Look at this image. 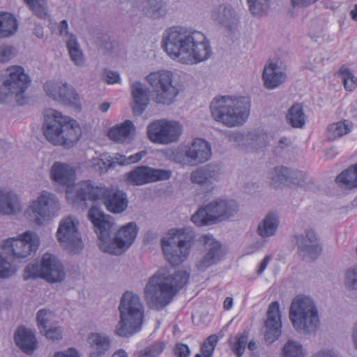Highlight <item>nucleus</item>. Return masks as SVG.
I'll return each mask as SVG.
<instances>
[{
    "mask_svg": "<svg viewBox=\"0 0 357 357\" xmlns=\"http://www.w3.org/2000/svg\"><path fill=\"white\" fill-rule=\"evenodd\" d=\"M162 47L174 60L184 64H195L212 55L209 40L204 33L184 26H172L162 34Z\"/></svg>",
    "mask_w": 357,
    "mask_h": 357,
    "instance_id": "1",
    "label": "nucleus"
},
{
    "mask_svg": "<svg viewBox=\"0 0 357 357\" xmlns=\"http://www.w3.org/2000/svg\"><path fill=\"white\" fill-rule=\"evenodd\" d=\"M30 7L33 13L40 18L45 19L47 17V8L44 0H24Z\"/></svg>",
    "mask_w": 357,
    "mask_h": 357,
    "instance_id": "48",
    "label": "nucleus"
},
{
    "mask_svg": "<svg viewBox=\"0 0 357 357\" xmlns=\"http://www.w3.org/2000/svg\"><path fill=\"white\" fill-rule=\"evenodd\" d=\"M86 201H100L107 210L114 214L123 213L128 207L127 195L116 188L96 185L91 181L78 183L74 202L85 206Z\"/></svg>",
    "mask_w": 357,
    "mask_h": 357,
    "instance_id": "4",
    "label": "nucleus"
},
{
    "mask_svg": "<svg viewBox=\"0 0 357 357\" xmlns=\"http://www.w3.org/2000/svg\"><path fill=\"white\" fill-rule=\"evenodd\" d=\"M283 357H303L302 345L294 340H288L282 349Z\"/></svg>",
    "mask_w": 357,
    "mask_h": 357,
    "instance_id": "45",
    "label": "nucleus"
},
{
    "mask_svg": "<svg viewBox=\"0 0 357 357\" xmlns=\"http://www.w3.org/2000/svg\"><path fill=\"white\" fill-rule=\"evenodd\" d=\"M153 100L157 104L169 105L176 97V91H148Z\"/></svg>",
    "mask_w": 357,
    "mask_h": 357,
    "instance_id": "41",
    "label": "nucleus"
},
{
    "mask_svg": "<svg viewBox=\"0 0 357 357\" xmlns=\"http://www.w3.org/2000/svg\"><path fill=\"white\" fill-rule=\"evenodd\" d=\"M251 107L250 98L241 96H219L210 105L213 119L228 128L243 126L249 117Z\"/></svg>",
    "mask_w": 357,
    "mask_h": 357,
    "instance_id": "5",
    "label": "nucleus"
},
{
    "mask_svg": "<svg viewBox=\"0 0 357 357\" xmlns=\"http://www.w3.org/2000/svg\"><path fill=\"white\" fill-rule=\"evenodd\" d=\"M248 138L252 140V145L259 148L266 146L268 142V135L263 132H251Z\"/></svg>",
    "mask_w": 357,
    "mask_h": 357,
    "instance_id": "53",
    "label": "nucleus"
},
{
    "mask_svg": "<svg viewBox=\"0 0 357 357\" xmlns=\"http://www.w3.org/2000/svg\"><path fill=\"white\" fill-rule=\"evenodd\" d=\"M120 319L115 333L120 337H130L139 332L144 317V306L141 298L132 291L124 292L118 307Z\"/></svg>",
    "mask_w": 357,
    "mask_h": 357,
    "instance_id": "7",
    "label": "nucleus"
},
{
    "mask_svg": "<svg viewBox=\"0 0 357 357\" xmlns=\"http://www.w3.org/2000/svg\"><path fill=\"white\" fill-rule=\"evenodd\" d=\"M50 176L52 181L55 185L66 188V196L68 199H72L73 204H77V202H74L76 192L75 194H73L70 190L76 178L74 168L67 163L55 162L50 168ZM77 185L78 184L75 186V191Z\"/></svg>",
    "mask_w": 357,
    "mask_h": 357,
    "instance_id": "17",
    "label": "nucleus"
},
{
    "mask_svg": "<svg viewBox=\"0 0 357 357\" xmlns=\"http://www.w3.org/2000/svg\"><path fill=\"white\" fill-rule=\"evenodd\" d=\"M288 176V185H294L299 187L305 186L307 178L305 173L289 169Z\"/></svg>",
    "mask_w": 357,
    "mask_h": 357,
    "instance_id": "49",
    "label": "nucleus"
},
{
    "mask_svg": "<svg viewBox=\"0 0 357 357\" xmlns=\"http://www.w3.org/2000/svg\"><path fill=\"white\" fill-rule=\"evenodd\" d=\"M287 122L293 128H302L305 123V114L303 106L296 103L292 105L286 115Z\"/></svg>",
    "mask_w": 357,
    "mask_h": 357,
    "instance_id": "37",
    "label": "nucleus"
},
{
    "mask_svg": "<svg viewBox=\"0 0 357 357\" xmlns=\"http://www.w3.org/2000/svg\"><path fill=\"white\" fill-rule=\"evenodd\" d=\"M312 357H339V356L332 350H321L314 354Z\"/></svg>",
    "mask_w": 357,
    "mask_h": 357,
    "instance_id": "63",
    "label": "nucleus"
},
{
    "mask_svg": "<svg viewBox=\"0 0 357 357\" xmlns=\"http://www.w3.org/2000/svg\"><path fill=\"white\" fill-rule=\"evenodd\" d=\"M43 129L48 142L66 148L73 146L81 136L76 121L52 109L46 111Z\"/></svg>",
    "mask_w": 357,
    "mask_h": 357,
    "instance_id": "6",
    "label": "nucleus"
},
{
    "mask_svg": "<svg viewBox=\"0 0 357 357\" xmlns=\"http://www.w3.org/2000/svg\"><path fill=\"white\" fill-rule=\"evenodd\" d=\"M43 278L51 283L61 282L66 278V272L61 262L54 255L45 253L40 260V264L30 263L24 270V280Z\"/></svg>",
    "mask_w": 357,
    "mask_h": 357,
    "instance_id": "11",
    "label": "nucleus"
},
{
    "mask_svg": "<svg viewBox=\"0 0 357 357\" xmlns=\"http://www.w3.org/2000/svg\"><path fill=\"white\" fill-rule=\"evenodd\" d=\"M298 253L303 258L315 259L319 255L321 248L319 241L313 230L307 229L303 234L296 235Z\"/></svg>",
    "mask_w": 357,
    "mask_h": 357,
    "instance_id": "20",
    "label": "nucleus"
},
{
    "mask_svg": "<svg viewBox=\"0 0 357 357\" xmlns=\"http://www.w3.org/2000/svg\"><path fill=\"white\" fill-rule=\"evenodd\" d=\"M112 157L107 153L100 155V158H93L90 160V165L93 167L96 171L102 174L108 170V169L113 166Z\"/></svg>",
    "mask_w": 357,
    "mask_h": 357,
    "instance_id": "43",
    "label": "nucleus"
},
{
    "mask_svg": "<svg viewBox=\"0 0 357 357\" xmlns=\"http://www.w3.org/2000/svg\"><path fill=\"white\" fill-rule=\"evenodd\" d=\"M248 333L244 331L243 333L237 335L234 340H229V345L238 357H241L245 351L248 344Z\"/></svg>",
    "mask_w": 357,
    "mask_h": 357,
    "instance_id": "42",
    "label": "nucleus"
},
{
    "mask_svg": "<svg viewBox=\"0 0 357 357\" xmlns=\"http://www.w3.org/2000/svg\"><path fill=\"white\" fill-rule=\"evenodd\" d=\"M338 73L342 75V79L345 89H354L357 86V78L348 68L342 66Z\"/></svg>",
    "mask_w": 357,
    "mask_h": 357,
    "instance_id": "47",
    "label": "nucleus"
},
{
    "mask_svg": "<svg viewBox=\"0 0 357 357\" xmlns=\"http://www.w3.org/2000/svg\"><path fill=\"white\" fill-rule=\"evenodd\" d=\"M18 24L15 17L8 13H0V38L13 36L17 30Z\"/></svg>",
    "mask_w": 357,
    "mask_h": 357,
    "instance_id": "36",
    "label": "nucleus"
},
{
    "mask_svg": "<svg viewBox=\"0 0 357 357\" xmlns=\"http://www.w3.org/2000/svg\"><path fill=\"white\" fill-rule=\"evenodd\" d=\"M195 241V232L190 227L169 229L161 240L166 260L173 266L183 262L188 258Z\"/></svg>",
    "mask_w": 357,
    "mask_h": 357,
    "instance_id": "8",
    "label": "nucleus"
},
{
    "mask_svg": "<svg viewBox=\"0 0 357 357\" xmlns=\"http://www.w3.org/2000/svg\"><path fill=\"white\" fill-rule=\"evenodd\" d=\"M8 71L9 76L3 82L4 86L8 89H27L30 86L31 77L23 67L13 66L8 68Z\"/></svg>",
    "mask_w": 357,
    "mask_h": 357,
    "instance_id": "23",
    "label": "nucleus"
},
{
    "mask_svg": "<svg viewBox=\"0 0 357 357\" xmlns=\"http://www.w3.org/2000/svg\"><path fill=\"white\" fill-rule=\"evenodd\" d=\"M20 211L17 196L10 190L0 188V215H13Z\"/></svg>",
    "mask_w": 357,
    "mask_h": 357,
    "instance_id": "32",
    "label": "nucleus"
},
{
    "mask_svg": "<svg viewBox=\"0 0 357 357\" xmlns=\"http://www.w3.org/2000/svg\"><path fill=\"white\" fill-rule=\"evenodd\" d=\"M78 220L71 216L63 218L56 231V237L61 245L70 252H80L84 244L78 230Z\"/></svg>",
    "mask_w": 357,
    "mask_h": 357,
    "instance_id": "15",
    "label": "nucleus"
},
{
    "mask_svg": "<svg viewBox=\"0 0 357 357\" xmlns=\"http://www.w3.org/2000/svg\"><path fill=\"white\" fill-rule=\"evenodd\" d=\"M228 137L230 141L240 144L243 140L244 135L239 132H231L229 134Z\"/></svg>",
    "mask_w": 357,
    "mask_h": 357,
    "instance_id": "64",
    "label": "nucleus"
},
{
    "mask_svg": "<svg viewBox=\"0 0 357 357\" xmlns=\"http://www.w3.org/2000/svg\"><path fill=\"white\" fill-rule=\"evenodd\" d=\"M102 79L105 82L113 84L119 82L121 77L118 72L105 69L102 73Z\"/></svg>",
    "mask_w": 357,
    "mask_h": 357,
    "instance_id": "56",
    "label": "nucleus"
},
{
    "mask_svg": "<svg viewBox=\"0 0 357 357\" xmlns=\"http://www.w3.org/2000/svg\"><path fill=\"white\" fill-rule=\"evenodd\" d=\"M14 91H0V103L13 102Z\"/></svg>",
    "mask_w": 357,
    "mask_h": 357,
    "instance_id": "60",
    "label": "nucleus"
},
{
    "mask_svg": "<svg viewBox=\"0 0 357 357\" xmlns=\"http://www.w3.org/2000/svg\"><path fill=\"white\" fill-rule=\"evenodd\" d=\"M238 208L234 199L218 198L199 207L190 220L197 227L212 225L234 217Z\"/></svg>",
    "mask_w": 357,
    "mask_h": 357,
    "instance_id": "10",
    "label": "nucleus"
},
{
    "mask_svg": "<svg viewBox=\"0 0 357 357\" xmlns=\"http://www.w3.org/2000/svg\"><path fill=\"white\" fill-rule=\"evenodd\" d=\"M112 161L113 162V165L114 163H117L120 165H129L128 162V157H126L123 155H121L120 153L115 154L114 158H112Z\"/></svg>",
    "mask_w": 357,
    "mask_h": 357,
    "instance_id": "62",
    "label": "nucleus"
},
{
    "mask_svg": "<svg viewBox=\"0 0 357 357\" xmlns=\"http://www.w3.org/2000/svg\"><path fill=\"white\" fill-rule=\"evenodd\" d=\"M162 342H157L145 347L138 352V357H158L164 350Z\"/></svg>",
    "mask_w": 357,
    "mask_h": 357,
    "instance_id": "51",
    "label": "nucleus"
},
{
    "mask_svg": "<svg viewBox=\"0 0 357 357\" xmlns=\"http://www.w3.org/2000/svg\"><path fill=\"white\" fill-rule=\"evenodd\" d=\"M54 318V314L48 310L41 309L37 312V324L40 333L49 327L52 326V321Z\"/></svg>",
    "mask_w": 357,
    "mask_h": 357,
    "instance_id": "44",
    "label": "nucleus"
},
{
    "mask_svg": "<svg viewBox=\"0 0 357 357\" xmlns=\"http://www.w3.org/2000/svg\"><path fill=\"white\" fill-rule=\"evenodd\" d=\"M345 287L351 290H357V264L354 265L345 272Z\"/></svg>",
    "mask_w": 357,
    "mask_h": 357,
    "instance_id": "50",
    "label": "nucleus"
},
{
    "mask_svg": "<svg viewBox=\"0 0 357 357\" xmlns=\"http://www.w3.org/2000/svg\"><path fill=\"white\" fill-rule=\"evenodd\" d=\"M66 46L71 60L76 66H82L84 63V57L77 37L75 35H70L66 43Z\"/></svg>",
    "mask_w": 357,
    "mask_h": 357,
    "instance_id": "39",
    "label": "nucleus"
},
{
    "mask_svg": "<svg viewBox=\"0 0 357 357\" xmlns=\"http://www.w3.org/2000/svg\"><path fill=\"white\" fill-rule=\"evenodd\" d=\"M287 74L278 62H268L265 65L262 78L264 85L268 89H274L284 83L287 79Z\"/></svg>",
    "mask_w": 357,
    "mask_h": 357,
    "instance_id": "24",
    "label": "nucleus"
},
{
    "mask_svg": "<svg viewBox=\"0 0 357 357\" xmlns=\"http://www.w3.org/2000/svg\"><path fill=\"white\" fill-rule=\"evenodd\" d=\"M132 112L135 116H140L146 109L149 102L148 91H132Z\"/></svg>",
    "mask_w": 357,
    "mask_h": 357,
    "instance_id": "38",
    "label": "nucleus"
},
{
    "mask_svg": "<svg viewBox=\"0 0 357 357\" xmlns=\"http://www.w3.org/2000/svg\"><path fill=\"white\" fill-rule=\"evenodd\" d=\"M351 126L349 121H339L330 125L328 128L327 137L333 141L351 132Z\"/></svg>",
    "mask_w": 357,
    "mask_h": 357,
    "instance_id": "40",
    "label": "nucleus"
},
{
    "mask_svg": "<svg viewBox=\"0 0 357 357\" xmlns=\"http://www.w3.org/2000/svg\"><path fill=\"white\" fill-rule=\"evenodd\" d=\"M42 334L52 342L59 341L62 339L63 330L59 326H51L45 329Z\"/></svg>",
    "mask_w": 357,
    "mask_h": 357,
    "instance_id": "54",
    "label": "nucleus"
},
{
    "mask_svg": "<svg viewBox=\"0 0 357 357\" xmlns=\"http://www.w3.org/2000/svg\"><path fill=\"white\" fill-rule=\"evenodd\" d=\"M88 218L98 234L99 248L104 252L121 255L130 247L136 238L137 227L135 223L129 222L116 231L112 218L96 206L89 209Z\"/></svg>",
    "mask_w": 357,
    "mask_h": 357,
    "instance_id": "2",
    "label": "nucleus"
},
{
    "mask_svg": "<svg viewBox=\"0 0 357 357\" xmlns=\"http://www.w3.org/2000/svg\"><path fill=\"white\" fill-rule=\"evenodd\" d=\"M40 245L39 237L31 231L24 232L19 238H8L1 243L2 249L16 259H26L35 253Z\"/></svg>",
    "mask_w": 357,
    "mask_h": 357,
    "instance_id": "14",
    "label": "nucleus"
},
{
    "mask_svg": "<svg viewBox=\"0 0 357 357\" xmlns=\"http://www.w3.org/2000/svg\"><path fill=\"white\" fill-rule=\"evenodd\" d=\"M16 272V269L13 267L6 257L0 254V278H8L13 276Z\"/></svg>",
    "mask_w": 357,
    "mask_h": 357,
    "instance_id": "52",
    "label": "nucleus"
},
{
    "mask_svg": "<svg viewBox=\"0 0 357 357\" xmlns=\"http://www.w3.org/2000/svg\"><path fill=\"white\" fill-rule=\"evenodd\" d=\"M282 321L280 305L278 301L272 302L267 310V317L264 325V338L268 343L277 340L281 335Z\"/></svg>",
    "mask_w": 357,
    "mask_h": 357,
    "instance_id": "21",
    "label": "nucleus"
},
{
    "mask_svg": "<svg viewBox=\"0 0 357 357\" xmlns=\"http://www.w3.org/2000/svg\"><path fill=\"white\" fill-rule=\"evenodd\" d=\"M211 17L214 22L230 30L237 25L238 21L234 8L225 4L215 7L212 10Z\"/></svg>",
    "mask_w": 357,
    "mask_h": 357,
    "instance_id": "26",
    "label": "nucleus"
},
{
    "mask_svg": "<svg viewBox=\"0 0 357 357\" xmlns=\"http://www.w3.org/2000/svg\"><path fill=\"white\" fill-rule=\"evenodd\" d=\"M135 128L133 123L126 120L112 128L108 132L109 137L116 142L129 143L135 136Z\"/></svg>",
    "mask_w": 357,
    "mask_h": 357,
    "instance_id": "30",
    "label": "nucleus"
},
{
    "mask_svg": "<svg viewBox=\"0 0 357 357\" xmlns=\"http://www.w3.org/2000/svg\"><path fill=\"white\" fill-rule=\"evenodd\" d=\"M88 342L91 348L90 357H102L111 347L110 337L104 333H91Z\"/></svg>",
    "mask_w": 357,
    "mask_h": 357,
    "instance_id": "29",
    "label": "nucleus"
},
{
    "mask_svg": "<svg viewBox=\"0 0 357 357\" xmlns=\"http://www.w3.org/2000/svg\"><path fill=\"white\" fill-rule=\"evenodd\" d=\"M249 10L253 15H261L270 6V0H247Z\"/></svg>",
    "mask_w": 357,
    "mask_h": 357,
    "instance_id": "46",
    "label": "nucleus"
},
{
    "mask_svg": "<svg viewBox=\"0 0 357 357\" xmlns=\"http://www.w3.org/2000/svg\"><path fill=\"white\" fill-rule=\"evenodd\" d=\"M47 96L54 100L75 108H80L79 95L75 91H47Z\"/></svg>",
    "mask_w": 357,
    "mask_h": 357,
    "instance_id": "33",
    "label": "nucleus"
},
{
    "mask_svg": "<svg viewBox=\"0 0 357 357\" xmlns=\"http://www.w3.org/2000/svg\"><path fill=\"white\" fill-rule=\"evenodd\" d=\"M13 55V48L9 45H0V62L8 61Z\"/></svg>",
    "mask_w": 357,
    "mask_h": 357,
    "instance_id": "57",
    "label": "nucleus"
},
{
    "mask_svg": "<svg viewBox=\"0 0 357 357\" xmlns=\"http://www.w3.org/2000/svg\"><path fill=\"white\" fill-rule=\"evenodd\" d=\"M189 273L185 271L172 273L167 268L157 271L148 280L144 289V298L150 308L163 310L188 283Z\"/></svg>",
    "mask_w": 357,
    "mask_h": 357,
    "instance_id": "3",
    "label": "nucleus"
},
{
    "mask_svg": "<svg viewBox=\"0 0 357 357\" xmlns=\"http://www.w3.org/2000/svg\"><path fill=\"white\" fill-rule=\"evenodd\" d=\"M289 169L283 166H278L271 169L267 177L270 184L274 188L287 186Z\"/></svg>",
    "mask_w": 357,
    "mask_h": 357,
    "instance_id": "35",
    "label": "nucleus"
},
{
    "mask_svg": "<svg viewBox=\"0 0 357 357\" xmlns=\"http://www.w3.org/2000/svg\"><path fill=\"white\" fill-rule=\"evenodd\" d=\"M289 319L298 333H315L319 326L320 321L314 300L305 295L296 296L289 308Z\"/></svg>",
    "mask_w": 357,
    "mask_h": 357,
    "instance_id": "9",
    "label": "nucleus"
},
{
    "mask_svg": "<svg viewBox=\"0 0 357 357\" xmlns=\"http://www.w3.org/2000/svg\"><path fill=\"white\" fill-rule=\"evenodd\" d=\"M174 352L176 357H188L190 350L186 344L177 343L174 347Z\"/></svg>",
    "mask_w": 357,
    "mask_h": 357,
    "instance_id": "59",
    "label": "nucleus"
},
{
    "mask_svg": "<svg viewBox=\"0 0 357 357\" xmlns=\"http://www.w3.org/2000/svg\"><path fill=\"white\" fill-rule=\"evenodd\" d=\"M171 176L170 170L139 166L128 174L127 181L130 184L142 185L158 181H165L169 179Z\"/></svg>",
    "mask_w": 357,
    "mask_h": 357,
    "instance_id": "19",
    "label": "nucleus"
},
{
    "mask_svg": "<svg viewBox=\"0 0 357 357\" xmlns=\"http://www.w3.org/2000/svg\"><path fill=\"white\" fill-rule=\"evenodd\" d=\"M139 9L144 15L154 20L165 17L169 11L168 4L163 0H143Z\"/></svg>",
    "mask_w": 357,
    "mask_h": 357,
    "instance_id": "28",
    "label": "nucleus"
},
{
    "mask_svg": "<svg viewBox=\"0 0 357 357\" xmlns=\"http://www.w3.org/2000/svg\"><path fill=\"white\" fill-rule=\"evenodd\" d=\"M53 357H79V356L75 349L70 348L66 351L55 353Z\"/></svg>",
    "mask_w": 357,
    "mask_h": 357,
    "instance_id": "61",
    "label": "nucleus"
},
{
    "mask_svg": "<svg viewBox=\"0 0 357 357\" xmlns=\"http://www.w3.org/2000/svg\"><path fill=\"white\" fill-rule=\"evenodd\" d=\"M172 159L174 162L188 165V159L186 155V147H185L184 153L180 149H176L172 153Z\"/></svg>",
    "mask_w": 357,
    "mask_h": 357,
    "instance_id": "58",
    "label": "nucleus"
},
{
    "mask_svg": "<svg viewBox=\"0 0 357 357\" xmlns=\"http://www.w3.org/2000/svg\"><path fill=\"white\" fill-rule=\"evenodd\" d=\"M60 202L56 195L47 190L42 191L26 210L30 220L38 225L58 215Z\"/></svg>",
    "mask_w": 357,
    "mask_h": 357,
    "instance_id": "12",
    "label": "nucleus"
},
{
    "mask_svg": "<svg viewBox=\"0 0 357 357\" xmlns=\"http://www.w3.org/2000/svg\"><path fill=\"white\" fill-rule=\"evenodd\" d=\"M199 242L207 250L205 255L196 264L200 271H204L217 264L224 255L221 244L211 234H203L199 238Z\"/></svg>",
    "mask_w": 357,
    "mask_h": 357,
    "instance_id": "18",
    "label": "nucleus"
},
{
    "mask_svg": "<svg viewBox=\"0 0 357 357\" xmlns=\"http://www.w3.org/2000/svg\"><path fill=\"white\" fill-rule=\"evenodd\" d=\"M185 147L188 165L190 166L203 164L211 158V144L203 139L196 138Z\"/></svg>",
    "mask_w": 357,
    "mask_h": 357,
    "instance_id": "22",
    "label": "nucleus"
},
{
    "mask_svg": "<svg viewBox=\"0 0 357 357\" xmlns=\"http://www.w3.org/2000/svg\"><path fill=\"white\" fill-rule=\"evenodd\" d=\"M183 132V127L176 121L155 120L147 127V135L151 142L169 144L177 142Z\"/></svg>",
    "mask_w": 357,
    "mask_h": 357,
    "instance_id": "13",
    "label": "nucleus"
},
{
    "mask_svg": "<svg viewBox=\"0 0 357 357\" xmlns=\"http://www.w3.org/2000/svg\"><path fill=\"white\" fill-rule=\"evenodd\" d=\"M280 225V217L277 212L270 211L259 222L257 234L264 241L275 236Z\"/></svg>",
    "mask_w": 357,
    "mask_h": 357,
    "instance_id": "25",
    "label": "nucleus"
},
{
    "mask_svg": "<svg viewBox=\"0 0 357 357\" xmlns=\"http://www.w3.org/2000/svg\"><path fill=\"white\" fill-rule=\"evenodd\" d=\"M222 166L220 163L212 162L193 170L190 175L192 183L199 185L204 192H211L220 181Z\"/></svg>",
    "mask_w": 357,
    "mask_h": 357,
    "instance_id": "16",
    "label": "nucleus"
},
{
    "mask_svg": "<svg viewBox=\"0 0 357 357\" xmlns=\"http://www.w3.org/2000/svg\"><path fill=\"white\" fill-rule=\"evenodd\" d=\"M31 91H14L13 102L20 105L29 103L32 100Z\"/></svg>",
    "mask_w": 357,
    "mask_h": 357,
    "instance_id": "55",
    "label": "nucleus"
},
{
    "mask_svg": "<svg viewBox=\"0 0 357 357\" xmlns=\"http://www.w3.org/2000/svg\"><path fill=\"white\" fill-rule=\"evenodd\" d=\"M14 340L26 354H32L37 349V340L33 332L24 326L19 327L14 334Z\"/></svg>",
    "mask_w": 357,
    "mask_h": 357,
    "instance_id": "27",
    "label": "nucleus"
},
{
    "mask_svg": "<svg viewBox=\"0 0 357 357\" xmlns=\"http://www.w3.org/2000/svg\"><path fill=\"white\" fill-rule=\"evenodd\" d=\"M335 181L344 189L357 188V163L342 171Z\"/></svg>",
    "mask_w": 357,
    "mask_h": 357,
    "instance_id": "34",
    "label": "nucleus"
},
{
    "mask_svg": "<svg viewBox=\"0 0 357 357\" xmlns=\"http://www.w3.org/2000/svg\"><path fill=\"white\" fill-rule=\"evenodd\" d=\"M146 80L153 89H177L172 85L173 73L167 70L151 72L146 77Z\"/></svg>",
    "mask_w": 357,
    "mask_h": 357,
    "instance_id": "31",
    "label": "nucleus"
}]
</instances>
